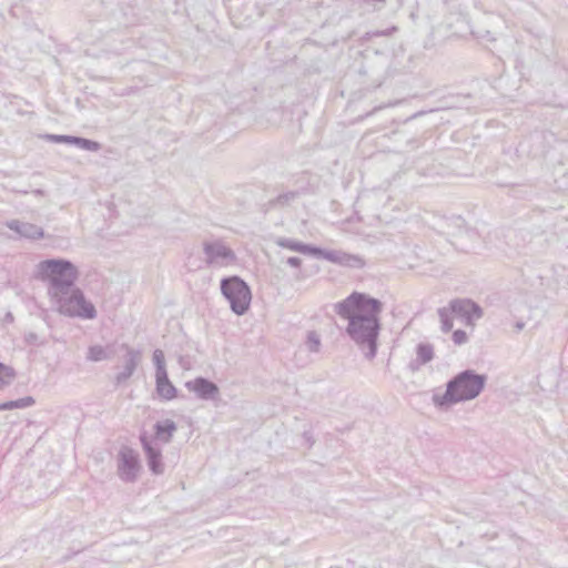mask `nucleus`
Listing matches in <instances>:
<instances>
[{
    "mask_svg": "<svg viewBox=\"0 0 568 568\" xmlns=\"http://www.w3.org/2000/svg\"><path fill=\"white\" fill-rule=\"evenodd\" d=\"M334 311L348 321L346 333L373 359L377 353V338L381 331L379 315L383 303L365 293L353 292L345 300L334 304Z\"/></svg>",
    "mask_w": 568,
    "mask_h": 568,
    "instance_id": "f257e3e1",
    "label": "nucleus"
},
{
    "mask_svg": "<svg viewBox=\"0 0 568 568\" xmlns=\"http://www.w3.org/2000/svg\"><path fill=\"white\" fill-rule=\"evenodd\" d=\"M486 376L466 369L454 376L446 385L444 394H434L433 403L440 408L476 398L485 387Z\"/></svg>",
    "mask_w": 568,
    "mask_h": 568,
    "instance_id": "f03ea898",
    "label": "nucleus"
},
{
    "mask_svg": "<svg viewBox=\"0 0 568 568\" xmlns=\"http://www.w3.org/2000/svg\"><path fill=\"white\" fill-rule=\"evenodd\" d=\"M39 271L50 282L51 296L67 294L78 278L77 267L68 260L50 258L40 262Z\"/></svg>",
    "mask_w": 568,
    "mask_h": 568,
    "instance_id": "7ed1b4c3",
    "label": "nucleus"
},
{
    "mask_svg": "<svg viewBox=\"0 0 568 568\" xmlns=\"http://www.w3.org/2000/svg\"><path fill=\"white\" fill-rule=\"evenodd\" d=\"M58 304L59 312L70 317L92 320L97 316L95 307L88 302L78 287H72L67 294L52 296Z\"/></svg>",
    "mask_w": 568,
    "mask_h": 568,
    "instance_id": "20e7f679",
    "label": "nucleus"
},
{
    "mask_svg": "<svg viewBox=\"0 0 568 568\" xmlns=\"http://www.w3.org/2000/svg\"><path fill=\"white\" fill-rule=\"evenodd\" d=\"M221 292L236 315H243L247 312L252 294L250 286L241 277L231 276L223 278L221 281Z\"/></svg>",
    "mask_w": 568,
    "mask_h": 568,
    "instance_id": "39448f33",
    "label": "nucleus"
},
{
    "mask_svg": "<svg viewBox=\"0 0 568 568\" xmlns=\"http://www.w3.org/2000/svg\"><path fill=\"white\" fill-rule=\"evenodd\" d=\"M203 251L206 263L214 267L227 266L236 260L234 252L221 241L205 242Z\"/></svg>",
    "mask_w": 568,
    "mask_h": 568,
    "instance_id": "423d86ee",
    "label": "nucleus"
},
{
    "mask_svg": "<svg viewBox=\"0 0 568 568\" xmlns=\"http://www.w3.org/2000/svg\"><path fill=\"white\" fill-rule=\"evenodd\" d=\"M140 470L139 455L132 448L124 447L118 455V475L125 483H134Z\"/></svg>",
    "mask_w": 568,
    "mask_h": 568,
    "instance_id": "0eeeda50",
    "label": "nucleus"
},
{
    "mask_svg": "<svg viewBox=\"0 0 568 568\" xmlns=\"http://www.w3.org/2000/svg\"><path fill=\"white\" fill-rule=\"evenodd\" d=\"M448 306L454 315L464 318L467 325H473L475 321L483 317L481 307L468 298L453 300L449 302Z\"/></svg>",
    "mask_w": 568,
    "mask_h": 568,
    "instance_id": "6e6552de",
    "label": "nucleus"
},
{
    "mask_svg": "<svg viewBox=\"0 0 568 568\" xmlns=\"http://www.w3.org/2000/svg\"><path fill=\"white\" fill-rule=\"evenodd\" d=\"M121 347L125 349V355L122 371L115 375L116 385L125 383L134 374L142 359L141 351L134 349L126 344H122Z\"/></svg>",
    "mask_w": 568,
    "mask_h": 568,
    "instance_id": "1a4fd4ad",
    "label": "nucleus"
},
{
    "mask_svg": "<svg viewBox=\"0 0 568 568\" xmlns=\"http://www.w3.org/2000/svg\"><path fill=\"white\" fill-rule=\"evenodd\" d=\"M185 387L204 400L214 399L220 393L217 385L204 377L186 382Z\"/></svg>",
    "mask_w": 568,
    "mask_h": 568,
    "instance_id": "9d476101",
    "label": "nucleus"
},
{
    "mask_svg": "<svg viewBox=\"0 0 568 568\" xmlns=\"http://www.w3.org/2000/svg\"><path fill=\"white\" fill-rule=\"evenodd\" d=\"M321 258L354 268H361L365 265V262L361 256L341 251H328L323 248Z\"/></svg>",
    "mask_w": 568,
    "mask_h": 568,
    "instance_id": "9b49d317",
    "label": "nucleus"
},
{
    "mask_svg": "<svg viewBox=\"0 0 568 568\" xmlns=\"http://www.w3.org/2000/svg\"><path fill=\"white\" fill-rule=\"evenodd\" d=\"M276 245L283 248L291 250L293 252H298L304 255H312L317 258H321L323 248L313 246L311 244H305L296 240L287 239V237H278L275 241Z\"/></svg>",
    "mask_w": 568,
    "mask_h": 568,
    "instance_id": "f8f14e48",
    "label": "nucleus"
},
{
    "mask_svg": "<svg viewBox=\"0 0 568 568\" xmlns=\"http://www.w3.org/2000/svg\"><path fill=\"white\" fill-rule=\"evenodd\" d=\"M142 447L144 449L148 466L153 474L160 475L164 471L162 464L161 450L152 445V443L145 437L141 436Z\"/></svg>",
    "mask_w": 568,
    "mask_h": 568,
    "instance_id": "ddd939ff",
    "label": "nucleus"
},
{
    "mask_svg": "<svg viewBox=\"0 0 568 568\" xmlns=\"http://www.w3.org/2000/svg\"><path fill=\"white\" fill-rule=\"evenodd\" d=\"M6 225L11 230L17 232L20 236L31 240H37L43 237V230L32 223L21 222L19 220H11L6 223Z\"/></svg>",
    "mask_w": 568,
    "mask_h": 568,
    "instance_id": "4468645a",
    "label": "nucleus"
},
{
    "mask_svg": "<svg viewBox=\"0 0 568 568\" xmlns=\"http://www.w3.org/2000/svg\"><path fill=\"white\" fill-rule=\"evenodd\" d=\"M155 389L158 395L165 400H171L178 395L175 386L169 379L168 372L155 374Z\"/></svg>",
    "mask_w": 568,
    "mask_h": 568,
    "instance_id": "2eb2a0df",
    "label": "nucleus"
},
{
    "mask_svg": "<svg viewBox=\"0 0 568 568\" xmlns=\"http://www.w3.org/2000/svg\"><path fill=\"white\" fill-rule=\"evenodd\" d=\"M434 358V346L429 343H419L416 346V359L409 364L412 371H417Z\"/></svg>",
    "mask_w": 568,
    "mask_h": 568,
    "instance_id": "dca6fc26",
    "label": "nucleus"
},
{
    "mask_svg": "<svg viewBox=\"0 0 568 568\" xmlns=\"http://www.w3.org/2000/svg\"><path fill=\"white\" fill-rule=\"evenodd\" d=\"M176 424L172 419H165L163 422H158L154 425L155 437L156 439L163 443H170L173 434L176 432Z\"/></svg>",
    "mask_w": 568,
    "mask_h": 568,
    "instance_id": "f3484780",
    "label": "nucleus"
},
{
    "mask_svg": "<svg viewBox=\"0 0 568 568\" xmlns=\"http://www.w3.org/2000/svg\"><path fill=\"white\" fill-rule=\"evenodd\" d=\"M34 404V399L31 396L19 398L17 400H8L0 404V410H12L18 408H27Z\"/></svg>",
    "mask_w": 568,
    "mask_h": 568,
    "instance_id": "a211bd4d",
    "label": "nucleus"
},
{
    "mask_svg": "<svg viewBox=\"0 0 568 568\" xmlns=\"http://www.w3.org/2000/svg\"><path fill=\"white\" fill-rule=\"evenodd\" d=\"M439 321H440V328L444 333L449 332L453 328V318L454 313L449 308V306H444L438 308L437 311Z\"/></svg>",
    "mask_w": 568,
    "mask_h": 568,
    "instance_id": "6ab92c4d",
    "label": "nucleus"
},
{
    "mask_svg": "<svg viewBox=\"0 0 568 568\" xmlns=\"http://www.w3.org/2000/svg\"><path fill=\"white\" fill-rule=\"evenodd\" d=\"M110 358L106 348L101 345H92L88 349L87 359L90 362H101Z\"/></svg>",
    "mask_w": 568,
    "mask_h": 568,
    "instance_id": "aec40b11",
    "label": "nucleus"
},
{
    "mask_svg": "<svg viewBox=\"0 0 568 568\" xmlns=\"http://www.w3.org/2000/svg\"><path fill=\"white\" fill-rule=\"evenodd\" d=\"M298 196V193L295 191H290L283 194L277 195L275 199L270 201L271 206H286L294 202Z\"/></svg>",
    "mask_w": 568,
    "mask_h": 568,
    "instance_id": "412c9836",
    "label": "nucleus"
},
{
    "mask_svg": "<svg viewBox=\"0 0 568 568\" xmlns=\"http://www.w3.org/2000/svg\"><path fill=\"white\" fill-rule=\"evenodd\" d=\"M71 144H73L82 150H87V151H91V152H97L101 148L99 142H95V141H92L89 139H84V138H80V136H73Z\"/></svg>",
    "mask_w": 568,
    "mask_h": 568,
    "instance_id": "4be33fe9",
    "label": "nucleus"
},
{
    "mask_svg": "<svg viewBox=\"0 0 568 568\" xmlns=\"http://www.w3.org/2000/svg\"><path fill=\"white\" fill-rule=\"evenodd\" d=\"M14 378V371L12 367L0 363V389L11 384Z\"/></svg>",
    "mask_w": 568,
    "mask_h": 568,
    "instance_id": "5701e85b",
    "label": "nucleus"
},
{
    "mask_svg": "<svg viewBox=\"0 0 568 568\" xmlns=\"http://www.w3.org/2000/svg\"><path fill=\"white\" fill-rule=\"evenodd\" d=\"M305 345L310 352L317 353L321 348V336L315 331L307 333Z\"/></svg>",
    "mask_w": 568,
    "mask_h": 568,
    "instance_id": "b1692460",
    "label": "nucleus"
},
{
    "mask_svg": "<svg viewBox=\"0 0 568 568\" xmlns=\"http://www.w3.org/2000/svg\"><path fill=\"white\" fill-rule=\"evenodd\" d=\"M152 361L155 365V374L166 373L165 357L163 351L155 349L153 352Z\"/></svg>",
    "mask_w": 568,
    "mask_h": 568,
    "instance_id": "393cba45",
    "label": "nucleus"
},
{
    "mask_svg": "<svg viewBox=\"0 0 568 568\" xmlns=\"http://www.w3.org/2000/svg\"><path fill=\"white\" fill-rule=\"evenodd\" d=\"M47 139L49 141L57 142V143H68V144H71L73 136L72 135L48 134Z\"/></svg>",
    "mask_w": 568,
    "mask_h": 568,
    "instance_id": "a878e982",
    "label": "nucleus"
},
{
    "mask_svg": "<svg viewBox=\"0 0 568 568\" xmlns=\"http://www.w3.org/2000/svg\"><path fill=\"white\" fill-rule=\"evenodd\" d=\"M468 337L465 331L456 329L453 333V341L456 345H463L467 342Z\"/></svg>",
    "mask_w": 568,
    "mask_h": 568,
    "instance_id": "bb28decb",
    "label": "nucleus"
},
{
    "mask_svg": "<svg viewBox=\"0 0 568 568\" xmlns=\"http://www.w3.org/2000/svg\"><path fill=\"white\" fill-rule=\"evenodd\" d=\"M396 30H397L396 27H392L389 29L382 30V31L367 32L364 38L368 40L373 37L390 36Z\"/></svg>",
    "mask_w": 568,
    "mask_h": 568,
    "instance_id": "cd10ccee",
    "label": "nucleus"
},
{
    "mask_svg": "<svg viewBox=\"0 0 568 568\" xmlns=\"http://www.w3.org/2000/svg\"><path fill=\"white\" fill-rule=\"evenodd\" d=\"M286 264H288L290 266H292L294 268H300L302 265V260L296 256H291L286 260Z\"/></svg>",
    "mask_w": 568,
    "mask_h": 568,
    "instance_id": "c85d7f7f",
    "label": "nucleus"
},
{
    "mask_svg": "<svg viewBox=\"0 0 568 568\" xmlns=\"http://www.w3.org/2000/svg\"><path fill=\"white\" fill-rule=\"evenodd\" d=\"M38 339H39V337L36 333L30 332L26 335V342L28 344H32V345L38 344Z\"/></svg>",
    "mask_w": 568,
    "mask_h": 568,
    "instance_id": "c756f323",
    "label": "nucleus"
},
{
    "mask_svg": "<svg viewBox=\"0 0 568 568\" xmlns=\"http://www.w3.org/2000/svg\"><path fill=\"white\" fill-rule=\"evenodd\" d=\"M525 327V323L523 321H518L516 324H515V329L516 332H520L523 331Z\"/></svg>",
    "mask_w": 568,
    "mask_h": 568,
    "instance_id": "7c9ffc66",
    "label": "nucleus"
},
{
    "mask_svg": "<svg viewBox=\"0 0 568 568\" xmlns=\"http://www.w3.org/2000/svg\"><path fill=\"white\" fill-rule=\"evenodd\" d=\"M304 437H305V439L308 442L310 446H312L314 442H313V439H312V437H311L310 433L305 432V433H304Z\"/></svg>",
    "mask_w": 568,
    "mask_h": 568,
    "instance_id": "2f4dec72",
    "label": "nucleus"
}]
</instances>
